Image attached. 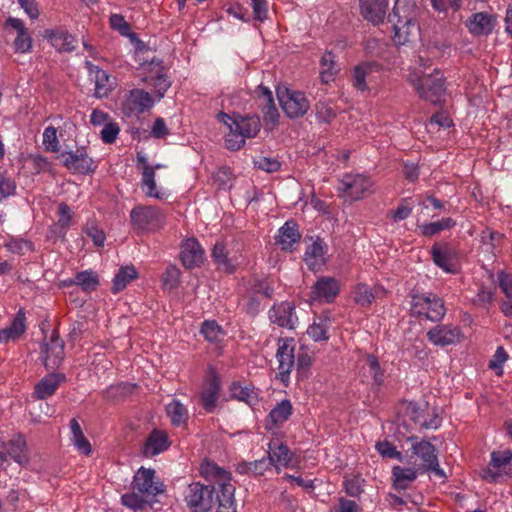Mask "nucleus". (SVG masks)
<instances>
[{
    "label": "nucleus",
    "mask_w": 512,
    "mask_h": 512,
    "mask_svg": "<svg viewBox=\"0 0 512 512\" xmlns=\"http://www.w3.org/2000/svg\"><path fill=\"white\" fill-rule=\"evenodd\" d=\"M120 133V127L118 123L114 121H109L101 130V139L106 144H112L117 139V136Z\"/></svg>",
    "instance_id": "e2e57ef3"
},
{
    "label": "nucleus",
    "mask_w": 512,
    "mask_h": 512,
    "mask_svg": "<svg viewBox=\"0 0 512 512\" xmlns=\"http://www.w3.org/2000/svg\"><path fill=\"white\" fill-rule=\"evenodd\" d=\"M293 453L287 445L278 443V441H271L269 443L268 460L277 471L282 467L293 466Z\"/></svg>",
    "instance_id": "cd10ccee"
},
{
    "label": "nucleus",
    "mask_w": 512,
    "mask_h": 512,
    "mask_svg": "<svg viewBox=\"0 0 512 512\" xmlns=\"http://www.w3.org/2000/svg\"><path fill=\"white\" fill-rule=\"evenodd\" d=\"M75 285L81 287L85 292L96 290L99 284L98 275L92 270L78 272L74 277Z\"/></svg>",
    "instance_id": "8fccbe9b"
},
{
    "label": "nucleus",
    "mask_w": 512,
    "mask_h": 512,
    "mask_svg": "<svg viewBox=\"0 0 512 512\" xmlns=\"http://www.w3.org/2000/svg\"><path fill=\"white\" fill-rule=\"evenodd\" d=\"M245 144V139L229 124V132L225 136V146L227 149L236 151Z\"/></svg>",
    "instance_id": "0e129e2a"
},
{
    "label": "nucleus",
    "mask_w": 512,
    "mask_h": 512,
    "mask_svg": "<svg viewBox=\"0 0 512 512\" xmlns=\"http://www.w3.org/2000/svg\"><path fill=\"white\" fill-rule=\"evenodd\" d=\"M85 66L89 72L90 78L95 83L96 97H107L109 93L114 89L115 79L108 75L106 71L92 64L90 61H86Z\"/></svg>",
    "instance_id": "5701e85b"
},
{
    "label": "nucleus",
    "mask_w": 512,
    "mask_h": 512,
    "mask_svg": "<svg viewBox=\"0 0 512 512\" xmlns=\"http://www.w3.org/2000/svg\"><path fill=\"white\" fill-rule=\"evenodd\" d=\"M495 25V17L486 12L474 13L466 22L469 32L475 36L491 34Z\"/></svg>",
    "instance_id": "bb28decb"
},
{
    "label": "nucleus",
    "mask_w": 512,
    "mask_h": 512,
    "mask_svg": "<svg viewBox=\"0 0 512 512\" xmlns=\"http://www.w3.org/2000/svg\"><path fill=\"white\" fill-rule=\"evenodd\" d=\"M410 418L415 424L425 429H435L439 426L440 420L438 416L431 412L428 408L421 409L416 404H410L408 407Z\"/></svg>",
    "instance_id": "473e14b6"
},
{
    "label": "nucleus",
    "mask_w": 512,
    "mask_h": 512,
    "mask_svg": "<svg viewBox=\"0 0 512 512\" xmlns=\"http://www.w3.org/2000/svg\"><path fill=\"white\" fill-rule=\"evenodd\" d=\"M153 95L144 89L133 88L127 91L121 101L120 110L127 118H139L155 104Z\"/></svg>",
    "instance_id": "39448f33"
},
{
    "label": "nucleus",
    "mask_w": 512,
    "mask_h": 512,
    "mask_svg": "<svg viewBox=\"0 0 512 512\" xmlns=\"http://www.w3.org/2000/svg\"><path fill=\"white\" fill-rule=\"evenodd\" d=\"M24 321V314L19 311L11 325L0 331V343L14 340L19 337L25 331Z\"/></svg>",
    "instance_id": "a18cd8bd"
},
{
    "label": "nucleus",
    "mask_w": 512,
    "mask_h": 512,
    "mask_svg": "<svg viewBox=\"0 0 512 512\" xmlns=\"http://www.w3.org/2000/svg\"><path fill=\"white\" fill-rule=\"evenodd\" d=\"M360 12L365 20L373 25L384 22L388 0H360Z\"/></svg>",
    "instance_id": "393cba45"
},
{
    "label": "nucleus",
    "mask_w": 512,
    "mask_h": 512,
    "mask_svg": "<svg viewBox=\"0 0 512 512\" xmlns=\"http://www.w3.org/2000/svg\"><path fill=\"white\" fill-rule=\"evenodd\" d=\"M418 467L405 468L395 466L392 469L393 484L396 489H407L417 478Z\"/></svg>",
    "instance_id": "ea45409f"
},
{
    "label": "nucleus",
    "mask_w": 512,
    "mask_h": 512,
    "mask_svg": "<svg viewBox=\"0 0 512 512\" xmlns=\"http://www.w3.org/2000/svg\"><path fill=\"white\" fill-rule=\"evenodd\" d=\"M365 365L368 367L369 373L373 376L377 385H381L384 381V373L380 368L378 359L374 355H367Z\"/></svg>",
    "instance_id": "13d9d810"
},
{
    "label": "nucleus",
    "mask_w": 512,
    "mask_h": 512,
    "mask_svg": "<svg viewBox=\"0 0 512 512\" xmlns=\"http://www.w3.org/2000/svg\"><path fill=\"white\" fill-rule=\"evenodd\" d=\"M42 359L47 369H56L64 359V342L56 332L42 346Z\"/></svg>",
    "instance_id": "a211bd4d"
},
{
    "label": "nucleus",
    "mask_w": 512,
    "mask_h": 512,
    "mask_svg": "<svg viewBox=\"0 0 512 512\" xmlns=\"http://www.w3.org/2000/svg\"><path fill=\"white\" fill-rule=\"evenodd\" d=\"M141 188L147 197L159 200L166 197V192L156 184L154 168L145 167L141 177Z\"/></svg>",
    "instance_id": "e433bc0d"
},
{
    "label": "nucleus",
    "mask_w": 512,
    "mask_h": 512,
    "mask_svg": "<svg viewBox=\"0 0 512 512\" xmlns=\"http://www.w3.org/2000/svg\"><path fill=\"white\" fill-rule=\"evenodd\" d=\"M253 290L255 294L271 298L274 293V281L269 278L255 280Z\"/></svg>",
    "instance_id": "680f3d73"
},
{
    "label": "nucleus",
    "mask_w": 512,
    "mask_h": 512,
    "mask_svg": "<svg viewBox=\"0 0 512 512\" xmlns=\"http://www.w3.org/2000/svg\"><path fill=\"white\" fill-rule=\"evenodd\" d=\"M170 446L168 435L162 430L155 429L147 437L144 447L143 455L152 457L167 450Z\"/></svg>",
    "instance_id": "2f4dec72"
},
{
    "label": "nucleus",
    "mask_w": 512,
    "mask_h": 512,
    "mask_svg": "<svg viewBox=\"0 0 512 512\" xmlns=\"http://www.w3.org/2000/svg\"><path fill=\"white\" fill-rule=\"evenodd\" d=\"M145 70H148L149 75L145 76L143 81L154 87L152 95L155 98V101H160L171 86V82L159 60H155L153 58Z\"/></svg>",
    "instance_id": "4468645a"
},
{
    "label": "nucleus",
    "mask_w": 512,
    "mask_h": 512,
    "mask_svg": "<svg viewBox=\"0 0 512 512\" xmlns=\"http://www.w3.org/2000/svg\"><path fill=\"white\" fill-rule=\"evenodd\" d=\"M71 430V442L75 446L76 450L83 455H90L92 447L88 439L85 437L82 428L76 418H72L70 421Z\"/></svg>",
    "instance_id": "58836bf2"
},
{
    "label": "nucleus",
    "mask_w": 512,
    "mask_h": 512,
    "mask_svg": "<svg viewBox=\"0 0 512 512\" xmlns=\"http://www.w3.org/2000/svg\"><path fill=\"white\" fill-rule=\"evenodd\" d=\"M291 414V403L288 400H284L271 410L269 413V420L274 425H280L287 421Z\"/></svg>",
    "instance_id": "864d4df0"
},
{
    "label": "nucleus",
    "mask_w": 512,
    "mask_h": 512,
    "mask_svg": "<svg viewBox=\"0 0 512 512\" xmlns=\"http://www.w3.org/2000/svg\"><path fill=\"white\" fill-rule=\"evenodd\" d=\"M255 92L262 107L264 122L267 126L273 128L278 123L279 113L273 100L272 91L263 85H259Z\"/></svg>",
    "instance_id": "b1692460"
},
{
    "label": "nucleus",
    "mask_w": 512,
    "mask_h": 512,
    "mask_svg": "<svg viewBox=\"0 0 512 512\" xmlns=\"http://www.w3.org/2000/svg\"><path fill=\"white\" fill-rule=\"evenodd\" d=\"M376 449L382 457L390 459H402V454L389 441H382L376 444Z\"/></svg>",
    "instance_id": "69168bd1"
},
{
    "label": "nucleus",
    "mask_w": 512,
    "mask_h": 512,
    "mask_svg": "<svg viewBox=\"0 0 512 512\" xmlns=\"http://www.w3.org/2000/svg\"><path fill=\"white\" fill-rule=\"evenodd\" d=\"M301 238L297 226L294 222L287 221L278 232L276 237V243L281 247L282 250L290 251L293 245L298 243Z\"/></svg>",
    "instance_id": "72a5a7b5"
},
{
    "label": "nucleus",
    "mask_w": 512,
    "mask_h": 512,
    "mask_svg": "<svg viewBox=\"0 0 512 512\" xmlns=\"http://www.w3.org/2000/svg\"><path fill=\"white\" fill-rule=\"evenodd\" d=\"M201 334L211 343H219L225 336L221 326L214 320H207L202 323Z\"/></svg>",
    "instance_id": "603ef678"
},
{
    "label": "nucleus",
    "mask_w": 512,
    "mask_h": 512,
    "mask_svg": "<svg viewBox=\"0 0 512 512\" xmlns=\"http://www.w3.org/2000/svg\"><path fill=\"white\" fill-rule=\"evenodd\" d=\"M5 247L12 253L15 254H24L27 251H31L33 249L32 243L21 239V238H11L9 239Z\"/></svg>",
    "instance_id": "052dcab7"
},
{
    "label": "nucleus",
    "mask_w": 512,
    "mask_h": 512,
    "mask_svg": "<svg viewBox=\"0 0 512 512\" xmlns=\"http://www.w3.org/2000/svg\"><path fill=\"white\" fill-rule=\"evenodd\" d=\"M339 67L332 52H325L321 58L320 77L323 83H329L338 73Z\"/></svg>",
    "instance_id": "49530a36"
},
{
    "label": "nucleus",
    "mask_w": 512,
    "mask_h": 512,
    "mask_svg": "<svg viewBox=\"0 0 512 512\" xmlns=\"http://www.w3.org/2000/svg\"><path fill=\"white\" fill-rule=\"evenodd\" d=\"M294 348L293 338H280L278 340L276 358L278 361L279 376L283 383L288 382L289 375L295 364Z\"/></svg>",
    "instance_id": "f3484780"
},
{
    "label": "nucleus",
    "mask_w": 512,
    "mask_h": 512,
    "mask_svg": "<svg viewBox=\"0 0 512 512\" xmlns=\"http://www.w3.org/2000/svg\"><path fill=\"white\" fill-rule=\"evenodd\" d=\"M269 319L273 324L287 329H294L298 323L295 306L291 302L274 304L269 310Z\"/></svg>",
    "instance_id": "aec40b11"
},
{
    "label": "nucleus",
    "mask_w": 512,
    "mask_h": 512,
    "mask_svg": "<svg viewBox=\"0 0 512 512\" xmlns=\"http://www.w3.org/2000/svg\"><path fill=\"white\" fill-rule=\"evenodd\" d=\"M418 8L414 0H396L388 20L392 24L393 41L397 45L411 42L419 33Z\"/></svg>",
    "instance_id": "f257e3e1"
},
{
    "label": "nucleus",
    "mask_w": 512,
    "mask_h": 512,
    "mask_svg": "<svg viewBox=\"0 0 512 512\" xmlns=\"http://www.w3.org/2000/svg\"><path fill=\"white\" fill-rule=\"evenodd\" d=\"M277 97L284 113L289 118L302 117L310 108V102L303 92L279 87Z\"/></svg>",
    "instance_id": "423d86ee"
},
{
    "label": "nucleus",
    "mask_w": 512,
    "mask_h": 512,
    "mask_svg": "<svg viewBox=\"0 0 512 512\" xmlns=\"http://www.w3.org/2000/svg\"><path fill=\"white\" fill-rule=\"evenodd\" d=\"M379 71L380 66L374 62H363L355 66L351 71L350 77L353 87L360 92L368 91L374 74Z\"/></svg>",
    "instance_id": "412c9836"
},
{
    "label": "nucleus",
    "mask_w": 512,
    "mask_h": 512,
    "mask_svg": "<svg viewBox=\"0 0 512 512\" xmlns=\"http://www.w3.org/2000/svg\"><path fill=\"white\" fill-rule=\"evenodd\" d=\"M6 453L18 464L24 466L28 463V456L26 453V441L23 435L16 434L3 446L0 451V467L4 469L3 463L7 460Z\"/></svg>",
    "instance_id": "4be33fe9"
},
{
    "label": "nucleus",
    "mask_w": 512,
    "mask_h": 512,
    "mask_svg": "<svg viewBox=\"0 0 512 512\" xmlns=\"http://www.w3.org/2000/svg\"><path fill=\"white\" fill-rule=\"evenodd\" d=\"M434 264L446 273L458 271L457 251L448 243H434L430 250Z\"/></svg>",
    "instance_id": "f8f14e48"
},
{
    "label": "nucleus",
    "mask_w": 512,
    "mask_h": 512,
    "mask_svg": "<svg viewBox=\"0 0 512 512\" xmlns=\"http://www.w3.org/2000/svg\"><path fill=\"white\" fill-rule=\"evenodd\" d=\"M60 159L62 165L73 174L93 173L97 167L85 146L62 152Z\"/></svg>",
    "instance_id": "6e6552de"
},
{
    "label": "nucleus",
    "mask_w": 512,
    "mask_h": 512,
    "mask_svg": "<svg viewBox=\"0 0 512 512\" xmlns=\"http://www.w3.org/2000/svg\"><path fill=\"white\" fill-rule=\"evenodd\" d=\"M5 27L12 29L15 33L14 48L17 52L26 53L32 48V38L21 19L9 17Z\"/></svg>",
    "instance_id": "a878e982"
},
{
    "label": "nucleus",
    "mask_w": 512,
    "mask_h": 512,
    "mask_svg": "<svg viewBox=\"0 0 512 512\" xmlns=\"http://www.w3.org/2000/svg\"><path fill=\"white\" fill-rule=\"evenodd\" d=\"M482 476L490 482L512 476V452L510 450L492 452L489 466L483 470Z\"/></svg>",
    "instance_id": "9d476101"
},
{
    "label": "nucleus",
    "mask_w": 512,
    "mask_h": 512,
    "mask_svg": "<svg viewBox=\"0 0 512 512\" xmlns=\"http://www.w3.org/2000/svg\"><path fill=\"white\" fill-rule=\"evenodd\" d=\"M411 457H416L414 465L422 471H432L439 477H444V471L439 467L435 447L428 441H416L411 447Z\"/></svg>",
    "instance_id": "0eeeda50"
},
{
    "label": "nucleus",
    "mask_w": 512,
    "mask_h": 512,
    "mask_svg": "<svg viewBox=\"0 0 512 512\" xmlns=\"http://www.w3.org/2000/svg\"><path fill=\"white\" fill-rule=\"evenodd\" d=\"M407 80L421 99L432 104L440 103L445 95L444 78L438 70H434L432 74L422 76L411 72Z\"/></svg>",
    "instance_id": "f03ea898"
},
{
    "label": "nucleus",
    "mask_w": 512,
    "mask_h": 512,
    "mask_svg": "<svg viewBox=\"0 0 512 512\" xmlns=\"http://www.w3.org/2000/svg\"><path fill=\"white\" fill-rule=\"evenodd\" d=\"M211 256L217 268L227 273L234 272L240 264L239 258L235 255L230 256L225 244L221 241L215 243Z\"/></svg>",
    "instance_id": "7c9ffc66"
},
{
    "label": "nucleus",
    "mask_w": 512,
    "mask_h": 512,
    "mask_svg": "<svg viewBox=\"0 0 512 512\" xmlns=\"http://www.w3.org/2000/svg\"><path fill=\"white\" fill-rule=\"evenodd\" d=\"M185 501L193 512H207L213 504V489L200 483H192L185 491Z\"/></svg>",
    "instance_id": "9b49d317"
},
{
    "label": "nucleus",
    "mask_w": 512,
    "mask_h": 512,
    "mask_svg": "<svg viewBox=\"0 0 512 512\" xmlns=\"http://www.w3.org/2000/svg\"><path fill=\"white\" fill-rule=\"evenodd\" d=\"M43 145L45 149L49 152H59L60 151V143L57 136V130L53 126H48L44 129L43 132Z\"/></svg>",
    "instance_id": "4d7b16f0"
},
{
    "label": "nucleus",
    "mask_w": 512,
    "mask_h": 512,
    "mask_svg": "<svg viewBox=\"0 0 512 512\" xmlns=\"http://www.w3.org/2000/svg\"><path fill=\"white\" fill-rule=\"evenodd\" d=\"M65 380L66 377L63 373H51L46 375L35 385L33 392L34 397L40 400L51 397Z\"/></svg>",
    "instance_id": "c756f323"
},
{
    "label": "nucleus",
    "mask_w": 512,
    "mask_h": 512,
    "mask_svg": "<svg viewBox=\"0 0 512 512\" xmlns=\"http://www.w3.org/2000/svg\"><path fill=\"white\" fill-rule=\"evenodd\" d=\"M316 115L320 121L329 122L335 117L336 112L330 104L326 102H319L316 104Z\"/></svg>",
    "instance_id": "338daca9"
},
{
    "label": "nucleus",
    "mask_w": 512,
    "mask_h": 512,
    "mask_svg": "<svg viewBox=\"0 0 512 512\" xmlns=\"http://www.w3.org/2000/svg\"><path fill=\"white\" fill-rule=\"evenodd\" d=\"M411 313L418 318L440 322L446 315V307L438 295L431 292L418 293L412 295Z\"/></svg>",
    "instance_id": "7ed1b4c3"
},
{
    "label": "nucleus",
    "mask_w": 512,
    "mask_h": 512,
    "mask_svg": "<svg viewBox=\"0 0 512 512\" xmlns=\"http://www.w3.org/2000/svg\"><path fill=\"white\" fill-rule=\"evenodd\" d=\"M231 127L244 139L255 137L260 131V121L257 117L236 118L231 122Z\"/></svg>",
    "instance_id": "4c0bfd02"
},
{
    "label": "nucleus",
    "mask_w": 512,
    "mask_h": 512,
    "mask_svg": "<svg viewBox=\"0 0 512 512\" xmlns=\"http://www.w3.org/2000/svg\"><path fill=\"white\" fill-rule=\"evenodd\" d=\"M231 397L252 405L256 400V393L250 386L242 385L240 382H234L230 386Z\"/></svg>",
    "instance_id": "3c124183"
},
{
    "label": "nucleus",
    "mask_w": 512,
    "mask_h": 512,
    "mask_svg": "<svg viewBox=\"0 0 512 512\" xmlns=\"http://www.w3.org/2000/svg\"><path fill=\"white\" fill-rule=\"evenodd\" d=\"M121 502L124 506L133 509V510H142L147 504L146 499L143 494L138 493L137 491L132 490L130 493H126L122 495Z\"/></svg>",
    "instance_id": "6e6d98bb"
},
{
    "label": "nucleus",
    "mask_w": 512,
    "mask_h": 512,
    "mask_svg": "<svg viewBox=\"0 0 512 512\" xmlns=\"http://www.w3.org/2000/svg\"><path fill=\"white\" fill-rule=\"evenodd\" d=\"M455 225V220L450 217H447L436 222L424 223L422 225H419L418 228L420 230L421 235L425 237H431L440 233L441 231L449 230L453 228Z\"/></svg>",
    "instance_id": "de8ad7c7"
},
{
    "label": "nucleus",
    "mask_w": 512,
    "mask_h": 512,
    "mask_svg": "<svg viewBox=\"0 0 512 512\" xmlns=\"http://www.w3.org/2000/svg\"><path fill=\"white\" fill-rule=\"evenodd\" d=\"M498 285L507 299H512V275L504 271H500L497 275Z\"/></svg>",
    "instance_id": "774afa93"
},
{
    "label": "nucleus",
    "mask_w": 512,
    "mask_h": 512,
    "mask_svg": "<svg viewBox=\"0 0 512 512\" xmlns=\"http://www.w3.org/2000/svg\"><path fill=\"white\" fill-rule=\"evenodd\" d=\"M352 295L355 303L361 307L370 306L375 299V294L373 293L372 289L366 284L356 285L352 292Z\"/></svg>",
    "instance_id": "5fc2aeb1"
},
{
    "label": "nucleus",
    "mask_w": 512,
    "mask_h": 512,
    "mask_svg": "<svg viewBox=\"0 0 512 512\" xmlns=\"http://www.w3.org/2000/svg\"><path fill=\"white\" fill-rule=\"evenodd\" d=\"M339 281L333 277H321L313 285L310 300L311 302H332L339 294Z\"/></svg>",
    "instance_id": "6ab92c4d"
},
{
    "label": "nucleus",
    "mask_w": 512,
    "mask_h": 512,
    "mask_svg": "<svg viewBox=\"0 0 512 512\" xmlns=\"http://www.w3.org/2000/svg\"><path fill=\"white\" fill-rule=\"evenodd\" d=\"M130 218L138 229H158L165 223L164 213L155 206L137 205L131 210Z\"/></svg>",
    "instance_id": "1a4fd4ad"
},
{
    "label": "nucleus",
    "mask_w": 512,
    "mask_h": 512,
    "mask_svg": "<svg viewBox=\"0 0 512 512\" xmlns=\"http://www.w3.org/2000/svg\"><path fill=\"white\" fill-rule=\"evenodd\" d=\"M179 279L180 270L175 265H169L162 276V284L166 289H174L177 287Z\"/></svg>",
    "instance_id": "bf43d9fd"
},
{
    "label": "nucleus",
    "mask_w": 512,
    "mask_h": 512,
    "mask_svg": "<svg viewBox=\"0 0 512 512\" xmlns=\"http://www.w3.org/2000/svg\"><path fill=\"white\" fill-rule=\"evenodd\" d=\"M132 490L147 496H156L165 491L161 481H155V471L141 467L134 475Z\"/></svg>",
    "instance_id": "dca6fc26"
},
{
    "label": "nucleus",
    "mask_w": 512,
    "mask_h": 512,
    "mask_svg": "<svg viewBox=\"0 0 512 512\" xmlns=\"http://www.w3.org/2000/svg\"><path fill=\"white\" fill-rule=\"evenodd\" d=\"M311 270H318L325 262V250L322 241L313 242L305 252L304 258Z\"/></svg>",
    "instance_id": "a19ab883"
},
{
    "label": "nucleus",
    "mask_w": 512,
    "mask_h": 512,
    "mask_svg": "<svg viewBox=\"0 0 512 512\" xmlns=\"http://www.w3.org/2000/svg\"><path fill=\"white\" fill-rule=\"evenodd\" d=\"M330 324L331 320L328 316L318 317L308 327L307 334L316 342L327 341L329 339L328 329Z\"/></svg>",
    "instance_id": "37998d69"
},
{
    "label": "nucleus",
    "mask_w": 512,
    "mask_h": 512,
    "mask_svg": "<svg viewBox=\"0 0 512 512\" xmlns=\"http://www.w3.org/2000/svg\"><path fill=\"white\" fill-rule=\"evenodd\" d=\"M200 473L209 480H215L220 491L223 490V484H231L230 474L213 462L204 461L200 466Z\"/></svg>",
    "instance_id": "f704fd0d"
},
{
    "label": "nucleus",
    "mask_w": 512,
    "mask_h": 512,
    "mask_svg": "<svg viewBox=\"0 0 512 512\" xmlns=\"http://www.w3.org/2000/svg\"><path fill=\"white\" fill-rule=\"evenodd\" d=\"M427 338L433 345L444 347L460 343L464 334L459 326L440 324L427 332Z\"/></svg>",
    "instance_id": "2eb2a0df"
},
{
    "label": "nucleus",
    "mask_w": 512,
    "mask_h": 512,
    "mask_svg": "<svg viewBox=\"0 0 512 512\" xmlns=\"http://www.w3.org/2000/svg\"><path fill=\"white\" fill-rule=\"evenodd\" d=\"M220 378L213 367H210L200 392V403L204 410L211 413L215 410L220 397Z\"/></svg>",
    "instance_id": "ddd939ff"
},
{
    "label": "nucleus",
    "mask_w": 512,
    "mask_h": 512,
    "mask_svg": "<svg viewBox=\"0 0 512 512\" xmlns=\"http://www.w3.org/2000/svg\"><path fill=\"white\" fill-rule=\"evenodd\" d=\"M165 410L173 426L179 427L187 423L188 410L179 400L173 399L166 405Z\"/></svg>",
    "instance_id": "79ce46f5"
},
{
    "label": "nucleus",
    "mask_w": 512,
    "mask_h": 512,
    "mask_svg": "<svg viewBox=\"0 0 512 512\" xmlns=\"http://www.w3.org/2000/svg\"><path fill=\"white\" fill-rule=\"evenodd\" d=\"M181 260L186 268H194L203 262L204 250L195 238H189L183 242Z\"/></svg>",
    "instance_id": "c85d7f7f"
},
{
    "label": "nucleus",
    "mask_w": 512,
    "mask_h": 512,
    "mask_svg": "<svg viewBox=\"0 0 512 512\" xmlns=\"http://www.w3.org/2000/svg\"><path fill=\"white\" fill-rule=\"evenodd\" d=\"M234 491L232 484H223L221 495H218V507L216 512H236L234 505Z\"/></svg>",
    "instance_id": "09e8293b"
},
{
    "label": "nucleus",
    "mask_w": 512,
    "mask_h": 512,
    "mask_svg": "<svg viewBox=\"0 0 512 512\" xmlns=\"http://www.w3.org/2000/svg\"><path fill=\"white\" fill-rule=\"evenodd\" d=\"M373 181L363 174H345L339 181L338 191L345 201H358L373 193Z\"/></svg>",
    "instance_id": "20e7f679"
},
{
    "label": "nucleus",
    "mask_w": 512,
    "mask_h": 512,
    "mask_svg": "<svg viewBox=\"0 0 512 512\" xmlns=\"http://www.w3.org/2000/svg\"><path fill=\"white\" fill-rule=\"evenodd\" d=\"M45 37L58 51L70 52L75 48V38L64 30L46 31Z\"/></svg>",
    "instance_id": "c9c22d12"
},
{
    "label": "nucleus",
    "mask_w": 512,
    "mask_h": 512,
    "mask_svg": "<svg viewBox=\"0 0 512 512\" xmlns=\"http://www.w3.org/2000/svg\"><path fill=\"white\" fill-rule=\"evenodd\" d=\"M137 278V271L134 266L121 267L113 279L112 292L119 293L127 285Z\"/></svg>",
    "instance_id": "c03bdc74"
}]
</instances>
